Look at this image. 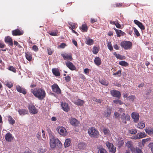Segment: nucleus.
Returning a JSON list of instances; mask_svg holds the SVG:
<instances>
[{
  "label": "nucleus",
  "instance_id": "1",
  "mask_svg": "<svg viewBox=\"0 0 153 153\" xmlns=\"http://www.w3.org/2000/svg\"><path fill=\"white\" fill-rule=\"evenodd\" d=\"M31 92L34 96L39 100H42L45 97L46 93L43 89L39 88H36L31 90Z\"/></svg>",
  "mask_w": 153,
  "mask_h": 153
},
{
  "label": "nucleus",
  "instance_id": "2",
  "mask_svg": "<svg viewBox=\"0 0 153 153\" xmlns=\"http://www.w3.org/2000/svg\"><path fill=\"white\" fill-rule=\"evenodd\" d=\"M88 133L91 137L97 138L99 134L98 131L94 127L89 128Z\"/></svg>",
  "mask_w": 153,
  "mask_h": 153
},
{
  "label": "nucleus",
  "instance_id": "3",
  "mask_svg": "<svg viewBox=\"0 0 153 153\" xmlns=\"http://www.w3.org/2000/svg\"><path fill=\"white\" fill-rule=\"evenodd\" d=\"M132 45V43L129 41H124L120 43V46L125 50H128L131 48Z\"/></svg>",
  "mask_w": 153,
  "mask_h": 153
},
{
  "label": "nucleus",
  "instance_id": "4",
  "mask_svg": "<svg viewBox=\"0 0 153 153\" xmlns=\"http://www.w3.org/2000/svg\"><path fill=\"white\" fill-rule=\"evenodd\" d=\"M57 132L61 135L65 136L66 134L67 131L63 127L58 126L56 128Z\"/></svg>",
  "mask_w": 153,
  "mask_h": 153
},
{
  "label": "nucleus",
  "instance_id": "5",
  "mask_svg": "<svg viewBox=\"0 0 153 153\" xmlns=\"http://www.w3.org/2000/svg\"><path fill=\"white\" fill-rule=\"evenodd\" d=\"M120 118L122 120V122L125 124L126 123V120L129 121L130 119V116L128 114H126L124 112L121 115Z\"/></svg>",
  "mask_w": 153,
  "mask_h": 153
},
{
  "label": "nucleus",
  "instance_id": "6",
  "mask_svg": "<svg viewBox=\"0 0 153 153\" xmlns=\"http://www.w3.org/2000/svg\"><path fill=\"white\" fill-rule=\"evenodd\" d=\"M106 144L110 152L112 153H115L116 151V147L114 146L112 144L110 143L109 142H107Z\"/></svg>",
  "mask_w": 153,
  "mask_h": 153
},
{
  "label": "nucleus",
  "instance_id": "7",
  "mask_svg": "<svg viewBox=\"0 0 153 153\" xmlns=\"http://www.w3.org/2000/svg\"><path fill=\"white\" fill-rule=\"evenodd\" d=\"M51 88L52 91L57 94H60L61 93V91L57 84H53L51 86Z\"/></svg>",
  "mask_w": 153,
  "mask_h": 153
},
{
  "label": "nucleus",
  "instance_id": "8",
  "mask_svg": "<svg viewBox=\"0 0 153 153\" xmlns=\"http://www.w3.org/2000/svg\"><path fill=\"white\" fill-rule=\"evenodd\" d=\"M110 93L112 96L117 97L118 99L120 98L121 94L120 91L115 90H113L111 91Z\"/></svg>",
  "mask_w": 153,
  "mask_h": 153
},
{
  "label": "nucleus",
  "instance_id": "9",
  "mask_svg": "<svg viewBox=\"0 0 153 153\" xmlns=\"http://www.w3.org/2000/svg\"><path fill=\"white\" fill-rule=\"evenodd\" d=\"M61 56L65 60H68L71 61L73 59L72 55L71 53H64L61 54Z\"/></svg>",
  "mask_w": 153,
  "mask_h": 153
},
{
  "label": "nucleus",
  "instance_id": "10",
  "mask_svg": "<svg viewBox=\"0 0 153 153\" xmlns=\"http://www.w3.org/2000/svg\"><path fill=\"white\" fill-rule=\"evenodd\" d=\"M12 33L13 36H20L23 34L24 32L22 30H20L19 29H16L12 31Z\"/></svg>",
  "mask_w": 153,
  "mask_h": 153
},
{
  "label": "nucleus",
  "instance_id": "11",
  "mask_svg": "<svg viewBox=\"0 0 153 153\" xmlns=\"http://www.w3.org/2000/svg\"><path fill=\"white\" fill-rule=\"evenodd\" d=\"M131 117L133 119L134 123H137L139 120L140 116L139 114L136 112H134L131 114Z\"/></svg>",
  "mask_w": 153,
  "mask_h": 153
},
{
  "label": "nucleus",
  "instance_id": "12",
  "mask_svg": "<svg viewBox=\"0 0 153 153\" xmlns=\"http://www.w3.org/2000/svg\"><path fill=\"white\" fill-rule=\"evenodd\" d=\"M65 64L67 66L70 70L71 71L75 70L76 69V67L75 65L69 61H67L65 62Z\"/></svg>",
  "mask_w": 153,
  "mask_h": 153
},
{
  "label": "nucleus",
  "instance_id": "13",
  "mask_svg": "<svg viewBox=\"0 0 153 153\" xmlns=\"http://www.w3.org/2000/svg\"><path fill=\"white\" fill-rule=\"evenodd\" d=\"M28 108L30 111L33 114H35L38 112L37 109L33 105H30Z\"/></svg>",
  "mask_w": 153,
  "mask_h": 153
},
{
  "label": "nucleus",
  "instance_id": "14",
  "mask_svg": "<svg viewBox=\"0 0 153 153\" xmlns=\"http://www.w3.org/2000/svg\"><path fill=\"white\" fill-rule=\"evenodd\" d=\"M56 138H55L53 137L51 138L50 139V145L51 148H55L56 146Z\"/></svg>",
  "mask_w": 153,
  "mask_h": 153
},
{
  "label": "nucleus",
  "instance_id": "15",
  "mask_svg": "<svg viewBox=\"0 0 153 153\" xmlns=\"http://www.w3.org/2000/svg\"><path fill=\"white\" fill-rule=\"evenodd\" d=\"M4 41L5 43H7L9 46H13V39L10 36L6 37L5 38Z\"/></svg>",
  "mask_w": 153,
  "mask_h": 153
},
{
  "label": "nucleus",
  "instance_id": "16",
  "mask_svg": "<svg viewBox=\"0 0 153 153\" xmlns=\"http://www.w3.org/2000/svg\"><path fill=\"white\" fill-rule=\"evenodd\" d=\"M16 90L19 92L22 93L24 94H25L27 93V90L24 88H22L20 86L18 85L16 87Z\"/></svg>",
  "mask_w": 153,
  "mask_h": 153
},
{
  "label": "nucleus",
  "instance_id": "17",
  "mask_svg": "<svg viewBox=\"0 0 153 153\" xmlns=\"http://www.w3.org/2000/svg\"><path fill=\"white\" fill-rule=\"evenodd\" d=\"M5 138L6 140L8 142H11L14 138L10 132L7 133L6 134Z\"/></svg>",
  "mask_w": 153,
  "mask_h": 153
},
{
  "label": "nucleus",
  "instance_id": "18",
  "mask_svg": "<svg viewBox=\"0 0 153 153\" xmlns=\"http://www.w3.org/2000/svg\"><path fill=\"white\" fill-rule=\"evenodd\" d=\"M70 123L71 125L75 126H78L79 123L77 120L73 118L70 119Z\"/></svg>",
  "mask_w": 153,
  "mask_h": 153
},
{
  "label": "nucleus",
  "instance_id": "19",
  "mask_svg": "<svg viewBox=\"0 0 153 153\" xmlns=\"http://www.w3.org/2000/svg\"><path fill=\"white\" fill-rule=\"evenodd\" d=\"M111 108L108 107L107 108V110L104 113L103 115L106 117H109L111 114Z\"/></svg>",
  "mask_w": 153,
  "mask_h": 153
},
{
  "label": "nucleus",
  "instance_id": "20",
  "mask_svg": "<svg viewBox=\"0 0 153 153\" xmlns=\"http://www.w3.org/2000/svg\"><path fill=\"white\" fill-rule=\"evenodd\" d=\"M18 112L20 115H25L28 114V111L26 109H19Z\"/></svg>",
  "mask_w": 153,
  "mask_h": 153
},
{
  "label": "nucleus",
  "instance_id": "21",
  "mask_svg": "<svg viewBox=\"0 0 153 153\" xmlns=\"http://www.w3.org/2000/svg\"><path fill=\"white\" fill-rule=\"evenodd\" d=\"M61 106L62 109L65 111L67 112L70 109V107L68 104L66 103H62Z\"/></svg>",
  "mask_w": 153,
  "mask_h": 153
},
{
  "label": "nucleus",
  "instance_id": "22",
  "mask_svg": "<svg viewBox=\"0 0 153 153\" xmlns=\"http://www.w3.org/2000/svg\"><path fill=\"white\" fill-rule=\"evenodd\" d=\"M114 29L115 30L117 36L118 37H120L122 36H124L125 34V33L124 32L121 30L117 29L115 28H114Z\"/></svg>",
  "mask_w": 153,
  "mask_h": 153
},
{
  "label": "nucleus",
  "instance_id": "23",
  "mask_svg": "<svg viewBox=\"0 0 153 153\" xmlns=\"http://www.w3.org/2000/svg\"><path fill=\"white\" fill-rule=\"evenodd\" d=\"M52 72L54 75L56 76H60V73L59 70L57 68H53L52 70Z\"/></svg>",
  "mask_w": 153,
  "mask_h": 153
},
{
  "label": "nucleus",
  "instance_id": "24",
  "mask_svg": "<svg viewBox=\"0 0 153 153\" xmlns=\"http://www.w3.org/2000/svg\"><path fill=\"white\" fill-rule=\"evenodd\" d=\"M94 63L97 66H99L101 64V61L100 58L97 56L95 57L94 60Z\"/></svg>",
  "mask_w": 153,
  "mask_h": 153
},
{
  "label": "nucleus",
  "instance_id": "25",
  "mask_svg": "<svg viewBox=\"0 0 153 153\" xmlns=\"http://www.w3.org/2000/svg\"><path fill=\"white\" fill-rule=\"evenodd\" d=\"M126 146L128 148H130L132 151L134 150L135 149L134 147L132 144V142L131 141H128L126 143Z\"/></svg>",
  "mask_w": 153,
  "mask_h": 153
},
{
  "label": "nucleus",
  "instance_id": "26",
  "mask_svg": "<svg viewBox=\"0 0 153 153\" xmlns=\"http://www.w3.org/2000/svg\"><path fill=\"white\" fill-rule=\"evenodd\" d=\"M80 29L82 32H87L88 29V27L86 24H82V26L80 27Z\"/></svg>",
  "mask_w": 153,
  "mask_h": 153
},
{
  "label": "nucleus",
  "instance_id": "27",
  "mask_svg": "<svg viewBox=\"0 0 153 153\" xmlns=\"http://www.w3.org/2000/svg\"><path fill=\"white\" fill-rule=\"evenodd\" d=\"M25 56L26 59L29 61H31L32 59V55L31 53L29 52H27L25 53Z\"/></svg>",
  "mask_w": 153,
  "mask_h": 153
},
{
  "label": "nucleus",
  "instance_id": "28",
  "mask_svg": "<svg viewBox=\"0 0 153 153\" xmlns=\"http://www.w3.org/2000/svg\"><path fill=\"white\" fill-rule=\"evenodd\" d=\"M84 103V102L83 100H81L80 99L77 100L74 102V103L78 106H82Z\"/></svg>",
  "mask_w": 153,
  "mask_h": 153
},
{
  "label": "nucleus",
  "instance_id": "29",
  "mask_svg": "<svg viewBox=\"0 0 153 153\" xmlns=\"http://www.w3.org/2000/svg\"><path fill=\"white\" fill-rule=\"evenodd\" d=\"M113 54L117 59H123L125 58L124 56H122L119 54H117L116 52H114Z\"/></svg>",
  "mask_w": 153,
  "mask_h": 153
},
{
  "label": "nucleus",
  "instance_id": "30",
  "mask_svg": "<svg viewBox=\"0 0 153 153\" xmlns=\"http://www.w3.org/2000/svg\"><path fill=\"white\" fill-rule=\"evenodd\" d=\"M48 33L51 35L52 36H58V31L56 30L49 31L48 32Z\"/></svg>",
  "mask_w": 153,
  "mask_h": 153
},
{
  "label": "nucleus",
  "instance_id": "31",
  "mask_svg": "<svg viewBox=\"0 0 153 153\" xmlns=\"http://www.w3.org/2000/svg\"><path fill=\"white\" fill-rule=\"evenodd\" d=\"M8 120L10 124L11 125L14 124L15 123V121L11 116H8Z\"/></svg>",
  "mask_w": 153,
  "mask_h": 153
},
{
  "label": "nucleus",
  "instance_id": "32",
  "mask_svg": "<svg viewBox=\"0 0 153 153\" xmlns=\"http://www.w3.org/2000/svg\"><path fill=\"white\" fill-rule=\"evenodd\" d=\"M122 3H115L111 5L112 7H122Z\"/></svg>",
  "mask_w": 153,
  "mask_h": 153
},
{
  "label": "nucleus",
  "instance_id": "33",
  "mask_svg": "<svg viewBox=\"0 0 153 153\" xmlns=\"http://www.w3.org/2000/svg\"><path fill=\"white\" fill-rule=\"evenodd\" d=\"M71 140L68 139H66L64 143V146L65 147H68L70 146Z\"/></svg>",
  "mask_w": 153,
  "mask_h": 153
},
{
  "label": "nucleus",
  "instance_id": "34",
  "mask_svg": "<svg viewBox=\"0 0 153 153\" xmlns=\"http://www.w3.org/2000/svg\"><path fill=\"white\" fill-rule=\"evenodd\" d=\"M94 42L93 39H88L86 40V43L88 45H91L93 44Z\"/></svg>",
  "mask_w": 153,
  "mask_h": 153
},
{
  "label": "nucleus",
  "instance_id": "35",
  "mask_svg": "<svg viewBox=\"0 0 153 153\" xmlns=\"http://www.w3.org/2000/svg\"><path fill=\"white\" fill-rule=\"evenodd\" d=\"M145 124L141 122H140L138 123L137 126V128L140 129L143 128L145 127Z\"/></svg>",
  "mask_w": 153,
  "mask_h": 153
},
{
  "label": "nucleus",
  "instance_id": "36",
  "mask_svg": "<svg viewBox=\"0 0 153 153\" xmlns=\"http://www.w3.org/2000/svg\"><path fill=\"white\" fill-rule=\"evenodd\" d=\"M119 64L123 66H127L128 65V64L126 62L124 61H121L119 62Z\"/></svg>",
  "mask_w": 153,
  "mask_h": 153
},
{
  "label": "nucleus",
  "instance_id": "37",
  "mask_svg": "<svg viewBox=\"0 0 153 153\" xmlns=\"http://www.w3.org/2000/svg\"><path fill=\"white\" fill-rule=\"evenodd\" d=\"M85 143L82 142L78 144V147L80 149H83L85 148Z\"/></svg>",
  "mask_w": 153,
  "mask_h": 153
},
{
  "label": "nucleus",
  "instance_id": "38",
  "mask_svg": "<svg viewBox=\"0 0 153 153\" xmlns=\"http://www.w3.org/2000/svg\"><path fill=\"white\" fill-rule=\"evenodd\" d=\"M93 50L92 52L94 54H96L99 51V48L97 47L94 46L93 48Z\"/></svg>",
  "mask_w": 153,
  "mask_h": 153
},
{
  "label": "nucleus",
  "instance_id": "39",
  "mask_svg": "<svg viewBox=\"0 0 153 153\" xmlns=\"http://www.w3.org/2000/svg\"><path fill=\"white\" fill-rule=\"evenodd\" d=\"M137 136L139 139L145 137V133L144 132L138 133L137 134Z\"/></svg>",
  "mask_w": 153,
  "mask_h": 153
},
{
  "label": "nucleus",
  "instance_id": "40",
  "mask_svg": "<svg viewBox=\"0 0 153 153\" xmlns=\"http://www.w3.org/2000/svg\"><path fill=\"white\" fill-rule=\"evenodd\" d=\"M146 132L149 134H153V130L152 129L146 128L145 129Z\"/></svg>",
  "mask_w": 153,
  "mask_h": 153
},
{
  "label": "nucleus",
  "instance_id": "41",
  "mask_svg": "<svg viewBox=\"0 0 153 153\" xmlns=\"http://www.w3.org/2000/svg\"><path fill=\"white\" fill-rule=\"evenodd\" d=\"M8 69L12 72H13L14 73H16V70L15 68L12 66H10L8 68Z\"/></svg>",
  "mask_w": 153,
  "mask_h": 153
},
{
  "label": "nucleus",
  "instance_id": "42",
  "mask_svg": "<svg viewBox=\"0 0 153 153\" xmlns=\"http://www.w3.org/2000/svg\"><path fill=\"white\" fill-rule=\"evenodd\" d=\"M113 102L116 104H119L120 105H121L123 104V102L120 100H113Z\"/></svg>",
  "mask_w": 153,
  "mask_h": 153
},
{
  "label": "nucleus",
  "instance_id": "43",
  "mask_svg": "<svg viewBox=\"0 0 153 153\" xmlns=\"http://www.w3.org/2000/svg\"><path fill=\"white\" fill-rule=\"evenodd\" d=\"M114 76L117 75L118 76H120L121 75V70H118L117 72L114 73L113 74Z\"/></svg>",
  "mask_w": 153,
  "mask_h": 153
},
{
  "label": "nucleus",
  "instance_id": "44",
  "mask_svg": "<svg viewBox=\"0 0 153 153\" xmlns=\"http://www.w3.org/2000/svg\"><path fill=\"white\" fill-rule=\"evenodd\" d=\"M99 153H108L106 150L103 148H101L99 149Z\"/></svg>",
  "mask_w": 153,
  "mask_h": 153
},
{
  "label": "nucleus",
  "instance_id": "45",
  "mask_svg": "<svg viewBox=\"0 0 153 153\" xmlns=\"http://www.w3.org/2000/svg\"><path fill=\"white\" fill-rule=\"evenodd\" d=\"M107 47L108 49L110 51H112L113 50V48L112 46L111 42H108L107 44Z\"/></svg>",
  "mask_w": 153,
  "mask_h": 153
},
{
  "label": "nucleus",
  "instance_id": "46",
  "mask_svg": "<svg viewBox=\"0 0 153 153\" xmlns=\"http://www.w3.org/2000/svg\"><path fill=\"white\" fill-rule=\"evenodd\" d=\"M133 29L134 30V34H135L137 36H140V34L138 30L135 27H133Z\"/></svg>",
  "mask_w": 153,
  "mask_h": 153
},
{
  "label": "nucleus",
  "instance_id": "47",
  "mask_svg": "<svg viewBox=\"0 0 153 153\" xmlns=\"http://www.w3.org/2000/svg\"><path fill=\"white\" fill-rule=\"evenodd\" d=\"M103 132L105 134H107L109 133L110 131L108 128H104L103 129Z\"/></svg>",
  "mask_w": 153,
  "mask_h": 153
},
{
  "label": "nucleus",
  "instance_id": "48",
  "mask_svg": "<svg viewBox=\"0 0 153 153\" xmlns=\"http://www.w3.org/2000/svg\"><path fill=\"white\" fill-rule=\"evenodd\" d=\"M100 82L103 85H108V82H106L105 80H100Z\"/></svg>",
  "mask_w": 153,
  "mask_h": 153
},
{
  "label": "nucleus",
  "instance_id": "49",
  "mask_svg": "<svg viewBox=\"0 0 153 153\" xmlns=\"http://www.w3.org/2000/svg\"><path fill=\"white\" fill-rule=\"evenodd\" d=\"M45 149H43L42 147L39 148L38 150V152L39 153H43L45 152Z\"/></svg>",
  "mask_w": 153,
  "mask_h": 153
},
{
  "label": "nucleus",
  "instance_id": "50",
  "mask_svg": "<svg viewBox=\"0 0 153 153\" xmlns=\"http://www.w3.org/2000/svg\"><path fill=\"white\" fill-rule=\"evenodd\" d=\"M138 26L142 30H144L145 29V27L143 25L142 23L140 22V23L138 25Z\"/></svg>",
  "mask_w": 153,
  "mask_h": 153
},
{
  "label": "nucleus",
  "instance_id": "51",
  "mask_svg": "<svg viewBox=\"0 0 153 153\" xmlns=\"http://www.w3.org/2000/svg\"><path fill=\"white\" fill-rule=\"evenodd\" d=\"M129 100L132 101H133L134 100L136 99V97L135 96L131 95L128 97Z\"/></svg>",
  "mask_w": 153,
  "mask_h": 153
},
{
  "label": "nucleus",
  "instance_id": "52",
  "mask_svg": "<svg viewBox=\"0 0 153 153\" xmlns=\"http://www.w3.org/2000/svg\"><path fill=\"white\" fill-rule=\"evenodd\" d=\"M129 133L132 134H134L137 133V131L136 129H132L129 130Z\"/></svg>",
  "mask_w": 153,
  "mask_h": 153
},
{
  "label": "nucleus",
  "instance_id": "53",
  "mask_svg": "<svg viewBox=\"0 0 153 153\" xmlns=\"http://www.w3.org/2000/svg\"><path fill=\"white\" fill-rule=\"evenodd\" d=\"M65 80L67 82H70L71 80V77L68 75L66 76L65 77Z\"/></svg>",
  "mask_w": 153,
  "mask_h": 153
},
{
  "label": "nucleus",
  "instance_id": "54",
  "mask_svg": "<svg viewBox=\"0 0 153 153\" xmlns=\"http://www.w3.org/2000/svg\"><path fill=\"white\" fill-rule=\"evenodd\" d=\"M124 143V141L123 140H119L118 142V144L119 145V146H122Z\"/></svg>",
  "mask_w": 153,
  "mask_h": 153
},
{
  "label": "nucleus",
  "instance_id": "55",
  "mask_svg": "<svg viewBox=\"0 0 153 153\" xmlns=\"http://www.w3.org/2000/svg\"><path fill=\"white\" fill-rule=\"evenodd\" d=\"M32 49L35 52L37 51L39 49L36 45H34L32 47Z\"/></svg>",
  "mask_w": 153,
  "mask_h": 153
},
{
  "label": "nucleus",
  "instance_id": "56",
  "mask_svg": "<svg viewBox=\"0 0 153 153\" xmlns=\"http://www.w3.org/2000/svg\"><path fill=\"white\" fill-rule=\"evenodd\" d=\"M149 146L151 149L152 153H153V143H150L149 144Z\"/></svg>",
  "mask_w": 153,
  "mask_h": 153
},
{
  "label": "nucleus",
  "instance_id": "57",
  "mask_svg": "<svg viewBox=\"0 0 153 153\" xmlns=\"http://www.w3.org/2000/svg\"><path fill=\"white\" fill-rule=\"evenodd\" d=\"M6 85L9 88H10L13 86V85L12 83L10 82H8L6 83Z\"/></svg>",
  "mask_w": 153,
  "mask_h": 153
},
{
  "label": "nucleus",
  "instance_id": "58",
  "mask_svg": "<svg viewBox=\"0 0 153 153\" xmlns=\"http://www.w3.org/2000/svg\"><path fill=\"white\" fill-rule=\"evenodd\" d=\"M115 25L116 27L118 28H121V25L119 24L118 22V21L117 20L116 21V23L115 24Z\"/></svg>",
  "mask_w": 153,
  "mask_h": 153
},
{
  "label": "nucleus",
  "instance_id": "59",
  "mask_svg": "<svg viewBox=\"0 0 153 153\" xmlns=\"http://www.w3.org/2000/svg\"><path fill=\"white\" fill-rule=\"evenodd\" d=\"M48 53L49 55H51L53 53V51L50 48H47Z\"/></svg>",
  "mask_w": 153,
  "mask_h": 153
},
{
  "label": "nucleus",
  "instance_id": "60",
  "mask_svg": "<svg viewBox=\"0 0 153 153\" xmlns=\"http://www.w3.org/2000/svg\"><path fill=\"white\" fill-rule=\"evenodd\" d=\"M135 153H141V151L139 148H136L134 150Z\"/></svg>",
  "mask_w": 153,
  "mask_h": 153
},
{
  "label": "nucleus",
  "instance_id": "61",
  "mask_svg": "<svg viewBox=\"0 0 153 153\" xmlns=\"http://www.w3.org/2000/svg\"><path fill=\"white\" fill-rule=\"evenodd\" d=\"M89 69L88 68H85L84 70V72L86 74H89Z\"/></svg>",
  "mask_w": 153,
  "mask_h": 153
},
{
  "label": "nucleus",
  "instance_id": "62",
  "mask_svg": "<svg viewBox=\"0 0 153 153\" xmlns=\"http://www.w3.org/2000/svg\"><path fill=\"white\" fill-rule=\"evenodd\" d=\"M114 48L116 50L119 49L120 46H118L117 44H115L113 46Z\"/></svg>",
  "mask_w": 153,
  "mask_h": 153
},
{
  "label": "nucleus",
  "instance_id": "63",
  "mask_svg": "<svg viewBox=\"0 0 153 153\" xmlns=\"http://www.w3.org/2000/svg\"><path fill=\"white\" fill-rule=\"evenodd\" d=\"M131 138L132 139H135V140H136V139H138V137L137 136V134H136V135H133L131 137Z\"/></svg>",
  "mask_w": 153,
  "mask_h": 153
},
{
  "label": "nucleus",
  "instance_id": "64",
  "mask_svg": "<svg viewBox=\"0 0 153 153\" xmlns=\"http://www.w3.org/2000/svg\"><path fill=\"white\" fill-rule=\"evenodd\" d=\"M24 153H32L31 151L29 149H26L24 152Z\"/></svg>",
  "mask_w": 153,
  "mask_h": 153
}]
</instances>
